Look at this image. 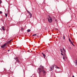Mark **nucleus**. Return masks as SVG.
<instances>
[{
	"label": "nucleus",
	"mask_w": 77,
	"mask_h": 77,
	"mask_svg": "<svg viewBox=\"0 0 77 77\" xmlns=\"http://www.w3.org/2000/svg\"><path fill=\"white\" fill-rule=\"evenodd\" d=\"M37 35V34H34L32 35V36H36Z\"/></svg>",
	"instance_id": "obj_21"
},
{
	"label": "nucleus",
	"mask_w": 77,
	"mask_h": 77,
	"mask_svg": "<svg viewBox=\"0 0 77 77\" xmlns=\"http://www.w3.org/2000/svg\"><path fill=\"white\" fill-rule=\"evenodd\" d=\"M38 71H39V73H40V72H41V68H38Z\"/></svg>",
	"instance_id": "obj_8"
},
{
	"label": "nucleus",
	"mask_w": 77,
	"mask_h": 77,
	"mask_svg": "<svg viewBox=\"0 0 77 77\" xmlns=\"http://www.w3.org/2000/svg\"><path fill=\"white\" fill-rule=\"evenodd\" d=\"M74 63H75V61H74Z\"/></svg>",
	"instance_id": "obj_35"
},
{
	"label": "nucleus",
	"mask_w": 77,
	"mask_h": 77,
	"mask_svg": "<svg viewBox=\"0 0 77 77\" xmlns=\"http://www.w3.org/2000/svg\"><path fill=\"white\" fill-rule=\"evenodd\" d=\"M63 39H65V36L64 35L63 36Z\"/></svg>",
	"instance_id": "obj_26"
},
{
	"label": "nucleus",
	"mask_w": 77,
	"mask_h": 77,
	"mask_svg": "<svg viewBox=\"0 0 77 77\" xmlns=\"http://www.w3.org/2000/svg\"><path fill=\"white\" fill-rule=\"evenodd\" d=\"M60 51H61V52L62 53H63V51H62V49H60Z\"/></svg>",
	"instance_id": "obj_15"
},
{
	"label": "nucleus",
	"mask_w": 77,
	"mask_h": 77,
	"mask_svg": "<svg viewBox=\"0 0 77 77\" xmlns=\"http://www.w3.org/2000/svg\"><path fill=\"white\" fill-rule=\"evenodd\" d=\"M2 29L3 30H5V26H3L2 27Z\"/></svg>",
	"instance_id": "obj_12"
},
{
	"label": "nucleus",
	"mask_w": 77,
	"mask_h": 77,
	"mask_svg": "<svg viewBox=\"0 0 77 77\" xmlns=\"http://www.w3.org/2000/svg\"><path fill=\"white\" fill-rule=\"evenodd\" d=\"M48 17H49V19H52V18H51V17H50V16H48Z\"/></svg>",
	"instance_id": "obj_23"
},
{
	"label": "nucleus",
	"mask_w": 77,
	"mask_h": 77,
	"mask_svg": "<svg viewBox=\"0 0 77 77\" xmlns=\"http://www.w3.org/2000/svg\"><path fill=\"white\" fill-rule=\"evenodd\" d=\"M63 60H65V57H63Z\"/></svg>",
	"instance_id": "obj_24"
},
{
	"label": "nucleus",
	"mask_w": 77,
	"mask_h": 77,
	"mask_svg": "<svg viewBox=\"0 0 77 77\" xmlns=\"http://www.w3.org/2000/svg\"><path fill=\"white\" fill-rule=\"evenodd\" d=\"M53 18H54V17H53Z\"/></svg>",
	"instance_id": "obj_36"
},
{
	"label": "nucleus",
	"mask_w": 77,
	"mask_h": 77,
	"mask_svg": "<svg viewBox=\"0 0 77 77\" xmlns=\"http://www.w3.org/2000/svg\"><path fill=\"white\" fill-rule=\"evenodd\" d=\"M0 30H2V29H0Z\"/></svg>",
	"instance_id": "obj_37"
},
{
	"label": "nucleus",
	"mask_w": 77,
	"mask_h": 77,
	"mask_svg": "<svg viewBox=\"0 0 77 77\" xmlns=\"http://www.w3.org/2000/svg\"><path fill=\"white\" fill-rule=\"evenodd\" d=\"M1 2H2V1L0 0V4H1Z\"/></svg>",
	"instance_id": "obj_27"
},
{
	"label": "nucleus",
	"mask_w": 77,
	"mask_h": 77,
	"mask_svg": "<svg viewBox=\"0 0 77 77\" xmlns=\"http://www.w3.org/2000/svg\"><path fill=\"white\" fill-rule=\"evenodd\" d=\"M75 64L76 65H77V60H76L75 61Z\"/></svg>",
	"instance_id": "obj_16"
},
{
	"label": "nucleus",
	"mask_w": 77,
	"mask_h": 77,
	"mask_svg": "<svg viewBox=\"0 0 77 77\" xmlns=\"http://www.w3.org/2000/svg\"><path fill=\"white\" fill-rule=\"evenodd\" d=\"M5 15L6 17H7V16H8V14H5Z\"/></svg>",
	"instance_id": "obj_20"
},
{
	"label": "nucleus",
	"mask_w": 77,
	"mask_h": 77,
	"mask_svg": "<svg viewBox=\"0 0 77 77\" xmlns=\"http://www.w3.org/2000/svg\"><path fill=\"white\" fill-rule=\"evenodd\" d=\"M16 63H15V64Z\"/></svg>",
	"instance_id": "obj_38"
},
{
	"label": "nucleus",
	"mask_w": 77,
	"mask_h": 77,
	"mask_svg": "<svg viewBox=\"0 0 77 77\" xmlns=\"http://www.w3.org/2000/svg\"><path fill=\"white\" fill-rule=\"evenodd\" d=\"M48 21L49 23H51L52 21V19H49L48 18Z\"/></svg>",
	"instance_id": "obj_5"
},
{
	"label": "nucleus",
	"mask_w": 77,
	"mask_h": 77,
	"mask_svg": "<svg viewBox=\"0 0 77 77\" xmlns=\"http://www.w3.org/2000/svg\"><path fill=\"white\" fill-rule=\"evenodd\" d=\"M10 51V50H8V51Z\"/></svg>",
	"instance_id": "obj_31"
},
{
	"label": "nucleus",
	"mask_w": 77,
	"mask_h": 77,
	"mask_svg": "<svg viewBox=\"0 0 77 77\" xmlns=\"http://www.w3.org/2000/svg\"><path fill=\"white\" fill-rule=\"evenodd\" d=\"M14 59L15 60H16V61H17V62H18V63H20V60H19V59H18V58L16 57L14 58Z\"/></svg>",
	"instance_id": "obj_3"
},
{
	"label": "nucleus",
	"mask_w": 77,
	"mask_h": 77,
	"mask_svg": "<svg viewBox=\"0 0 77 77\" xmlns=\"http://www.w3.org/2000/svg\"><path fill=\"white\" fill-rule=\"evenodd\" d=\"M27 32H30V29H28Z\"/></svg>",
	"instance_id": "obj_14"
},
{
	"label": "nucleus",
	"mask_w": 77,
	"mask_h": 77,
	"mask_svg": "<svg viewBox=\"0 0 77 77\" xmlns=\"http://www.w3.org/2000/svg\"><path fill=\"white\" fill-rule=\"evenodd\" d=\"M72 77H74V75H73L72 76Z\"/></svg>",
	"instance_id": "obj_32"
},
{
	"label": "nucleus",
	"mask_w": 77,
	"mask_h": 77,
	"mask_svg": "<svg viewBox=\"0 0 77 77\" xmlns=\"http://www.w3.org/2000/svg\"><path fill=\"white\" fill-rule=\"evenodd\" d=\"M28 14H29V15H30V18H32V13H30V12H29Z\"/></svg>",
	"instance_id": "obj_7"
},
{
	"label": "nucleus",
	"mask_w": 77,
	"mask_h": 77,
	"mask_svg": "<svg viewBox=\"0 0 77 77\" xmlns=\"http://www.w3.org/2000/svg\"><path fill=\"white\" fill-rule=\"evenodd\" d=\"M26 11H27V12H28V10H26Z\"/></svg>",
	"instance_id": "obj_33"
},
{
	"label": "nucleus",
	"mask_w": 77,
	"mask_h": 77,
	"mask_svg": "<svg viewBox=\"0 0 77 77\" xmlns=\"http://www.w3.org/2000/svg\"><path fill=\"white\" fill-rule=\"evenodd\" d=\"M21 31H23V28H22L21 29Z\"/></svg>",
	"instance_id": "obj_22"
},
{
	"label": "nucleus",
	"mask_w": 77,
	"mask_h": 77,
	"mask_svg": "<svg viewBox=\"0 0 77 77\" xmlns=\"http://www.w3.org/2000/svg\"><path fill=\"white\" fill-rule=\"evenodd\" d=\"M63 54H64V53H61V54L62 56H63Z\"/></svg>",
	"instance_id": "obj_19"
},
{
	"label": "nucleus",
	"mask_w": 77,
	"mask_h": 77,
	"mask_svg": "<svg viewBox=\"0 0 77 77\" xmlns=\"http://www.w3.org/2000/svg\"><path fill=\"white\" fill-rule=\"evenodd\" d=\"M6 44L5 43L4 45H2L1 46V48H3L5 46H6Z\"/></svg>",
	"instance_id": "obj_6"
},
{
	"label": "nucleus",
	"mask_w": 77,
	"mask_h": 77,
	"mask_svg": "<svg viewBox=\"0 0 77 77\" xmlns=\"http://www.w3.org/2000/svg\"><path fill=\"white\" fill-rule=\"evenodd\" d=\"M27 12H28V13H29L30 12H29V11H28Z\"/></svg>",
	"instance_id": "obj_30"
},
{
	"label": "nucleus",
	"mask_w": 77,
	"mask_h": 77,
	"mask_svg": "<svg viewBox=\"0 0 77 77\" xmlns=\"http://www.w3.org/2000/svg\"><path fill=\"white\" fill-rule=\"evenodd\" d=\"M40 68H41V69H44V66H42V65H41L40 66Z\"/></svg>",
	"instance_id": "obj_9"
},
{
	"label": "nucleus",
	"mask_w": 77,
	"mask_h": 77,
	"mask_svg": "<svg viewBox=\"0 0 77 77\" xmlns=\"http://www.w3.org/2000/svg\"><path fill=\"white\" fill-rule=\"evenodd\" d=\"M63 50L64 51L63 52V53H64V55L66 56V51L65 50V48H63Z\"/></svg>",
	"instance_id": "obj_4"
},
{
	"label": "nucleus",
	"mask_w": 77,
	"mask_h": 77,
	"mask_svg": "<svg viewBox=\"0 0 77 77\" xmlns=\"http://www.w3.org/2000/svg\"><path fill=\"white\" fill-rule=\"evenodd\" d=\"M55 66H56L55 65V64H54V65L50 67V71H52L54 69V68Z\"/></svg>",
	"instance_id": "obj_1"
},
{
	"label": "nucleus",
	"mask_w": 77,
	"mask_h": 77,
	"mask_svg": "<svg viewBox=\"0 0 77 77\" xmlns=\"http://www.w3.org/2000/svg\"><path fill=\"white\" fill-rule=\"evenodd\" d=\"M4 72H5V73H7V72H8V71H7V70H5L4 71Z\"/></svg>",
	"instance_id": "obj_13"
},
{
	"label": "nucleus",
	"mask_w": 77,
	"mask_h": 77,
	"mask_svg": "<svg viewBox=\"0 0 77 77\" xmlns=\"http://www.w3.org/2000/svg\"><path fill=\"white\" fill-rule=\"evenodd\" d=\"M3 12H2V11H0V14H2Z\"/></svg>",
	"instance_id": "obj_25"
},
{
	"label": "nucleus",
	"mask_w": 77,
	"mask_h": 77,
	"mask_svg": "<svg viewBox=\"0 0 77 77\" xmlns=\"http://www.w3.org/2000/svg\"><path fill=\"white\" fill-rule=\"evenodd\" d=\"M69 9H70V10H71V8H70Z\"/></svg>",
	"instance_id": "obj_34"
},
{
	"label": "nucleus",
	"mask_w": 77,
	"mask_h": 77,
	"mask_svg": "<svg viewBox=\"0 0 77 77\" xmlns=\"http://www.w3.org/2000/svg\"><path fill=\"white\" fill-rule=\"evenodd\" d=\"M41 71L43 73V75L44 76L46 74V71L43 69L41 70Z\"/></svg>",
	"instance_id": "obj_2"
},
{
	"label": "nucleus",
	"mask_w": 77,
	"mask_h": 77,
	"mask_svg": "<svg viewBox=\"0 0 77 77\" xmlns=\"http://www.w3.org/2000/svg\"><path fill=\"white\" fill-rule=\"evenodd\" d=\"M69 41L70 43H71V42H72V41H71V39H70V38H69Z\"/></svg>",
	"instance_id": "obj_17"
},
{
	"label": "nucleus",
	"mask_w": 77,
	"mask_h": 77,
	"mask_svg": "<svg viewBox=\"0 0 77 77\" xmlns=\"http://www.w3.org/2000/svg\"><path fill=\"white\" fill-rule=\"evenodd\" d=\"M12 40H10V41L7 42L6 43H5L6 44H6H9L10 42H11V41H12Z\"/></svg>",
	"instance_id": "obj_10"
},
{
	"label": "nucleus",
	"mask_w": 77,
	"mask_h": 77,
	"mask_svg": "<svg viewBox=\"0 0 77 77\" xmlns=\"http://www.w3.org/2000/svg\"><path fill=\"white\" fill-rule=\"evenodd\" d=\"M70 44H72V45H73V46H75V45H74L73 44V43H72V42H71V43H70Z\"/></svg>",
	"instance_id": "obj_18"
},
{
	"label": "nucleus",
	"mask_w": 77,
	"mask_h": 77,
	"mask_svg": "<svg viewBox=\"0 0 77 77\" xmlns=\"http://www.w3.org/2000/svg\"><path fill=\"white\" fill-rule=\"evenodd\" d=\"M45 30H47V28L46 27V28H45Z\"/></svg>",
	"instance_id": "obj_28"
},
{
	"label": "nucleus",
	"mask_w": 77,
	"mask_h": 77,
	"mask_svg": "<svg viewBox=\"0 0 77 77\" xmlns=\"http://www.w3.org/2000/svg\"><path fill=\"white\" fill-rule=\"evenodd\" d=\"M42 54H43V56H44V58H45V55L43 53H42Z\"/></svg>",
	"instance_id": "obj_11"
},
{
	"label": "nucleus",
	"mask_w": 77,
	"mask_h": 77,
	"mask_svg": "<svg viewBox=\"0 0 77 77\" xmlns=\"http://www.w3.org/2000/svg\"><path fill=\"white\" fill-rule=\"evenodd\" d=\"M57 68L58 69H59V67H57Z\"/></svg>",
	"instance_id": "obj_29"
}]
</instances>
